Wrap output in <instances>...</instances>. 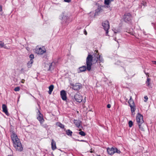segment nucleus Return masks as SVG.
Returning <instances> with one entry per match:
<instances>
[{"instance_id":"nucleus-1","label":"nucleus","mask_w":156,"mask_h":156,"mask_svg":"<svg viewBox=\"0 0 156 156\" xmlns=\"http://www.w3.org/2000/svg\"><path fill=\"white\" fill-rule=\"evenodd\" d=\"M103 60L102 57L99 55L98 51H95L92 55L88 54L86 58V63L88 66V68H90V66L92 65V62H99V66H101V63L103 62Z\"/></svg>"},{"instance_id":"nucleus-2","label":"nucleus","mask_w":156,"mask_h":156,"mask_svg":"<svg viewBox=\"0 0 156 156\" xmlns=\"http://www.w3.org/2000/svg\"><path fill=\"white\" fill-rule=\"evenodd\" d=\"M11 138L13 142V146L16 151H22L23 147L16 134L14 133H12L11 135Z\"/></svg>"},{"instance_id":"nucleus-3","label":"nucleus","mask_w":156,"mask_h":156,"mask_svg":"<svg viewBox=\"0 0 156 156\" xmlns=\"http://www.w3.org/2000/svg\"><path fill=\"white\" fill-rule=\"evenodd\" d=\"M136 120L140 129L144 131V128L141 126V124L144 122L143 116L139 113H138L136 116Z\"/></svg>"},{"instance_id":"nucleus-4","label":"nucleus","mask_w":156,"mask_h":156,"mask_svg":"<svg viewBox=\"0 0 156 156\" xmlns=\"http://www.w3.org/2000/svg\"><path fill=\"white\" fill-rule=\"evenodd\" d=\"M128 103L131 108V111L132 114L133 115L134 114V112L136 110V106L133 100L132 99L131 96L130 97V99L128 101Z\"/></svg>"},{"instance_id":"nucleus-5","label":"nucleus","mask_w":156,"mask_h":156,"mask_svg":"<svg viewBox=\"0 0 156 156\" xmlns=\"http://www.w3.org/2000/svg\"><path fill=\"white\" fill-rule=\"evenodd\" d=\"M108 153L111 155H112L115 153L119 154L121 152L120 151L117 149L116 148L112 147L111 148H108L107 150Z\"/></svg>"},{"instance_id":"nucleus-6","label":"nucleus","mask_w":156,"mask_h":156,"mask_svg":"<svg viewBox=\"0 0 156 156\" xmlns=\"http://www.w3.org/2000/svg\"><path fill=\"white\" fill-rule=\"evenodd\" d=\"M102 26L104 29L105 31L106 35L108 36V30L109 28V22L107 20L104 21L102 23Z\"/></svg>"},{"instance_id":"nucleus-7","label":"nucleus","mask_w":156,"mask_h":156,"mask_svg":"<svg viewBox=\"0 0 156 156\" xmlns=\"http://www.w3.org/2000/svg\"><path fill=\"white\" fill-rule=\"evenodd\" d=\"M87 66H83L80 67L78 69V72L79 73H81L86 71L87 70L88 71H90L91 69V66H90V68H88V66L86 64Z\"/></svg>"},{"instance_id":"nucleus-8","label":"nucleus","mask_w":156,"mask_h":156,"mask_svg":"<svg viewBox=\"0 0 156 156\" xmlns=\"http://www.w3.org/2000/svg\"><path fill=\"white\" fill-rule=\"evenodd\" d=\"M132 16L129 13H126L123 16V19L126 22H129L131 20Z\"/></svg>"},{"instance_id":"nucleus-9","label":"nucleus","mask_w":156,"mask_h":156,"mask_svg":"<svg viewBox=\"0 0 156 156\" xmlns=\"http://www.w3.org/2000/svg\"><path fill=\"white\" fill-rule=\"evenodd\" d=\"M38 112L37 115L38 116L37 117V119L40 122L41 124V125L44 122V119L43 118V115L41 114L39 110H38Z\"/></svg>"},{"instance_id":"nucleus-10","label":"nucleus","mask_w":156,"mask_h":156,"mask_svg":"<svg viewBox=\"0 0 156 156\" xmlns=\"http://www.w3.org/2000/svg\"><path fill=\"white\" fill-rule=\"evenodd\" d=\"M74 98L76 101L79 102H81L83 100L82 96L79 93H77L75 94L74 96Z\"/></svg>"},{"instance_id":"nucleus-11","label":"nucleus","mask_w":156,"mask_h":156,"mask_svg":"<svg viewBox=\"0 0 156 156\" xmlns=\"http://www.w3.org/2000/svg\"><path fill=\"white\" fill-rule=\"evenodd\" d=\"M60 95L62 99L64 101H66L67 99L66 94L65 90H63L60 92Z\"/></svg>"},{"instance_id":"nucleus-12","label":"nucleus","mask_w":156,"mask_h":156,"mask_svg":"<svg viewBox=\"0 0 156 156\" xmlns=\"http://www.w3.org/2000/svg\"><path fill=\"white\" fill-rule=\"evenodd\" d=\"M36 51L38 54L42 55L46 52V50L45 49H43L41 48H39L37 49Z\"/></svg>"},{"instance_id":"nucleus-13","label":"nucleus","mask_w":156,"mask_h":156,"mask_svg":"<svg viewBox=\"0 0 156 156\" xmlns=\"http://www.w3.org/2000/svg\"><path fill=\"white\" fill-rule=\"evenodd\" d=\"M81 87V84L80 83H77L73 86V88L75 90H78Z\"/></svg>"},{"instance_id":"nucleus-14","label":"nucleus","mask_w":156,"mask_h":156,"mask_svg":"<svg viewBox=\"0 0 156 156\" xmlns=\"http://www.w3.org/2000/svg\"><path fill=\"white\" fill-rule=\"evenodd\" d=\"M3 112L7 115H9V113L8 112L7 106L5 104H3L2 106Z\"/></svg>"},{"instance_id":"nucleus-15","label":"nucleus","mask_w":156,"mask_h":156,"mask_svg":"<svg viewBox=\"0 0 156 156\" xmlns=\"http://www.w3.org/2000/svg\"><path fill=\"white\" fill-rule=\"evenodd\" d=\"M151 80V79L147 78V81L146 82V83L147 86L149 88H152V86H151V83H150Z\"/></svg>"},{"instance_id":"nucleus-16","label":"nucleus","mask_w":156,"mask_h":156,"mask_svg":"<svg viewBox=\"0 0 156 156\" xmlns=\"http://www.w3.org/2000/svg\"><path fill=\"white\" fill-rule=\"evenodd\" d=\"M102 9L101 7H98L97 9L95 10L94 16H97L98 14L101 12Z\"/></svg>"},{"instance_id":"nucleus-17","label":"nucleus","mask_w":156,"mask_h":156,"mask_svg":"<svg viewBox=\"0 0 156 156\" xmlns=\"http://www.w3.org/2000/svg\"><path fill=\"white\" fill-rule=\"evenodd\" d=\"M51 145V148L52 150H54L55 149H56V143L53 139L52 140Z\"/></svg>"},{"instance_id":"nucleus-18","label":"nucleus","mask_w":156,"mask_h":156,"mask_svg":"<svg viewBox=\"0 0 156 156\" xmlns=\"http://www.w3.org/2000/svg\"><path fill=\"white\" fill-rule=\"evenodd\" d=\"M80 122H81L80 120H74V123L78 127H79L80 126Z\"/></svg>"},{"instance_id":"nucleus-19","label":"nucleus","mask_w":156,"mask_h":156,"mask_svg":"<svg viewBox=\"0 0 156 156\" xmlns=\"http://www.w3.org/2000/svg\"><path fill=\"white\" fill-rule=\"evenodd\" d=\"M54 87V85H51L49 87V90L48 91V93L49 94H51L52 92L53 89Z\"/></svg>"},{"instance_id":"nucleus-20","label":"nucleus","mask_w":156,"mask_h":156,"mask_svg":"<svg viewBox=\"0 0 156 156\" xmlns=\"http://www.w3.org/2000/svg\"><path fill=\"white\" fill-rule=\"evenodd\" d=\"M33 62V60L32 59L30 60L27 63V66L28 68H30L32 66V64Z\"/></svg>"},{"instance_id":"nucleus-21","label":"nucleus","mask_w":156,"mask_h":156,"mask_svg":"<svg viewBox=\"0 0 156 156\" xmlns=\"http://www.w3.org/2000/svg\"><path fill=\"white\" fill-rule=\"evenodd\" d=\"M66 134L69 136H71L73 133L72 132L70 129H67L66 130Z\"/></svg>"},{"instance_id":"nucleus-22","label":"nucleus","mask_w":156,"mask_h":156,"mask_svg":"<svg viewBox=\"0 0 156 156\" xmlns=\"http://www.w3.org/2000/svg\"><path fill=\"white\" fill-rule=\"evenodd\" d=\"M79 134L82 136H85L86 135L85 133L81 130L79 132Z\"/></svg>"},{"instance_id":"nucleus-23","label":"nucleus","mask_w":156,"mask_h":156,"mask_svg":"<svg viewBox=\"0 0 156 156\" xmlns=\"http://www.w3.org/2000/svg\"><path fill=\"white\" fill-rule=\"evenodd\" d=\"M111 2L110 0H105L104 3L105 5H108Z\"/></svg>"},{"instance_id":"nucleus-24","label":"nucleus","mask_w":156,"mask_h":156,"mask_svg":"<svg viewBox=\"0 0 156 156\" xmlns=\"http://www.w3.org/2000/svg\"><path fill=\"white\" fill-rule=\"evenodd\" d=\"M57 125L62 128L64 129V125L60 123H58Z\"/></svg>"},{"instance_id":"nucleus-25","label":"nucleus","mask_w":156,"mask_h":156,"mask_svg":"<svg viewBox=\"0 0 156 156\" xmlns=\"http://www.w3.org/2000/svg\"><path fill=\"white\" fill-rule=\"evenodd\" d=\"M20 90V87H15L14 89V90L15 91H19Z\"/></svg>"},{"instance_id":"nucleus-26","label":"nucleus","mask_w":156,"mask_h":156,"mask_svg":"<svg viewBox=\"0 0 156 156\" xmlns=\"http://www.w3.org/2000/svg\"><path fill=\"white\" fill-rule=\"evenodd\" d=\"M133 124V122L132 121H129V127H131L132 126Z\"/></svg>"},{"instance_id":"nucleus-27","label":"nucleus","mask_w":156,"mask_h":156,"mask_svg":"<svg viewBox=\"0 0 156 156\" xmlns=\"http://www.w3.org/2000/svg\"><path fill=\"white\" fill-rule=\"evenodd\" d=\"M4 47V43L3 42L0 41V47L2 48Z\"/></svg>"},{"instance_id":"nucleus-28","label":"nucleus","mask_w":156,"mask_h":156,"mask_svg":"<svg viewBox=\"0 0 156 156\" xmlns=\"http://www.w3.org/2000/svg\"><path fill=\"white\" fill-rule=\"evenodd\" d=\"M54 64V62H52L51 64L49 66V69H48V71H50L51 70V69L52 68V65H53V64Z\"/></svg>"},{"instance_id":"nucleus-29","label":"nucleus","mask_w":156,"mask_h":156,"mask_svg":"<svg viewBox=\"0 0 156 156\" xmlns=\"http://www.w3.org/2000/svg\"><path fill=\"white\" fill-rule=\"evenodd\" d=\"M41 125L44 128H47L48 127V126L46 124H43L42 123V124Z\"/></svg>"},{"instance_id":"nucleus-30","label":"nucleus","mask_w":156,"mask_h":156,"mask_svg":"<svg viewBox=\"0 0 156 156\" xmlns=\"http://www.w3.org/2000/svg\"><path fill=\"white\" fill-rule=\"evenodd\" d=\"M30 58V60L34 58V55L32 54H31L29 56Z\"/></svg>"},{"instance_id":"nucleus-31","label":"nucleus","mask_w":156,"mask_h":156,"mask_svg":"<svg viewBox=\"0 0 156 156\" xmlns=\"http://www.w3.org/2000/svg\"><path fill=\"white\" fill-rule=\"evenodd\" d=\"M2 5H0V11L1 12V15H2L3 14V12H2Z\"/></svg>"},{"instance_id":"nucleus-32","label":"nucleus","mask_w":156,"mask_h":156,"mask_svg":"<svg viewBox=\"0 0 156 156\" xmlns=\"http://www.w3.org/2000/svg\"><path fill=\"white\" fill-rule=\"evenodd\" d=\"M143 6H146V2H143L141 3Z\"/></svg>"},{"instance_id":"nucleus-33","label":"nucleus","mask_w":156,"mask_h":156,"mask_svg":"<svg viewBox=\"0 0 156 156\" xmlns=\"http://www.w3.org/2000/svg\"><path fill=\"white\" fill-rule=\"evenodd\" d=\"M144 98L145 99V100H144V101L146 102L148 99V97L147 96H146L144 97Z\"/></svg>"},{"instance_id":"nucleus-34","label":"nucleus","mask_w":156,"mask_h":156,"mask_svg":"<svg viewBox=\"0 0 156 156\" xmlns=\"http://www.w3.org/2000/svg\"><path fill=\"white\" fill-rule=\"evenodd\" d=\"M64 1L65 2H70L71 1V0H64Z\"/></svg>"},{"instance_id":"nucleus-35","label":"nucleus","mask_w":156,"mask_h":156,"mask_svg":"<svg viewBox=\"0 0 156 156\" xmlns=\"http://www.w3.org/2000/svg\"><path fill=\"white\" fill-rule=\"evenodd\" d=\"M111 105L110 104H108L107 105V107L108 108H111Z\"/></svg>"},{"instance_id":"nucleus-36","label":"nucleus","mask_w":156,"mask_h":156,"mask_svg":"<svg viewBox=\"0 0 156 156\" xmlns=\"http://www.w3.org/2000/svg\"><path fill=\"white\" fill-rule=\"evenodd\" d=\"M120 62L118 61L116 62H115V64L119 65L120 64Z\"/></svg>"},{"instance_id":"nucleus-37","label":"nucleus","mask_w":156,"mask_h":156,"mask_svg":"<svg viewBox=\"0 0 156 156\" xmlns=\"http://www.w3.org/2000/svg\"><path fill=\"white\" fill-rule=\"evenodd\" d=\"M84 32V34H85V35H87V32L86 31V30H85Z\"/></svg>"},{"instance_id":"nucleus-38","label":"nucleus","mask_w":156,"mask_h":156,"mask_svg":"<svg viewBox=\"0 0 156 156\" xmlns=\"http://www.w3.org/2000/svg\"><path fill=\"white\" fill-rule=\"evenodd\" d=\"M144 73H145L147 75H148V76H149V75H148V73H146L145 72H144Z\"/></svg>"},{"instance_id":"nucleus-39","label":"nucleus","mask_w":156,"mask_h":156,"mask_svg":"<svg viewBox=\"0 0 156 156\" xmlns=\"http://www.w3.org/2000/svg\"><path fill=\"white\" fill-rule=\"evenodd\" d=\"M101 7H103H103L106 8V7H108V6H102Z\"/></svg>"},{"instance_id":"nucleus-40","label":"nucleus","mask_w":156,"mask_h":156,"mask_svg":"<svg viewBox=\"0 0 156 156\" xmlns=\"http://www.w3.org/2000/svg\"><path fill=\"white\" fill-rule=\"evenodd\" d=\"M153 63L156 65V61H154L153 62Z\"/></svg>"},{"instance_id":"nucleus-41","label":"nucleus","mask_w":156,"mask_h":156,"mask_svg":"<svg viewBox=\"0 0 156 156\" xmlns=\"http://www.w3.org/2000/svg\"><path fill=\"white\" fill-rule=\"evenodd\" d=\"M78 141H82V142H83L84 141V140H78Z\"/></svg>"},{"instance_id":"nucleus-42","label":"nucleus","mask_w":156,"mask_h":156,"mask_svg":"<svg viewBox=\"0 0 156 156\" xmlns=\"http://www.w3.org/2000/svg\"><path fill=\"white\" fill-rule=\"evenodd\" d=\"M66 17L65 16H63V17H62V19H65V18Z\"/></svg>"},{"instance_id":"nucleus-43","label":"nucleus","mask_w":156,"mask_h":156,"mask_svg":"<svg viewBox=\"0 0 156 156\" xmlns=\"http://www.w3.org/2000/svg\"><path fill=\"white\" fill-rule=\"evenodd\" d=\"M116 37L115 38L114 40H115V41H116Z\"/></svg>"},{"instance_id":"nucleus-44","label":"nucleus","mask_w":156,"mask_h":156,"mask_svg":"<svg viewBox=\"0 0 156 156\" xmlns=\"http://www.w3.org/2000/svg\"><path fill=\"white\" fill-rule=\"evenodd\" d=\"M8 156H13L12 155H9Z\"/></svg>"},{"instance_id":"nucleus-45","label":"nucleus","mask_w":156,"mask_h":156,"mask_svg":"<svg viewBox=\"0 0 156 156\" xmlns=\"http://www.w3.org/2000/svg\"><path fill=\"white\" fill-rule=\"evenodd\" d=\"M114 33H117V32H116V31H115V32H114Z\"/></svg>"},{"instance_id":"nucleus-46","label":"nucleus","mask_w":156,"mask_h":156,"mask_svg":"<svg viewBox=\"0 0 156 156\" xmlns=\"http://www.w3.org/2000/svg\"><path fill=\"white\" fill-rule=\"evenodd\" d=\"M97 156H101L99 155H98Z\"/></svg>"},{"instance_id":"nucleus-47","label":"nucleus","mask_w":156,"mask_h":156,"mask_svg":"<svg viewBox=\"0 0 156 156\" xmlns=\"http://www.w3.org/2000/svg\"><path fill=\"white\" fill-rule=\"evenodd\" d=\"M111 0V2H112V0Z\"/></svg>"},{"instance_id":"nucleus-48","label":"nucleus","mask_w":156,"mask_h":156,"mask_svg":"<svg viewBox=\"0 0 156 156\" xmlns=\"http://www.w3.org/2000/svg\"><path fill=\"white\" fill-rule=\"evenodd\" d=\"M101 66V67H102V66Z\"/></svg>"}]
</instances>
